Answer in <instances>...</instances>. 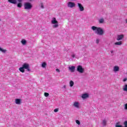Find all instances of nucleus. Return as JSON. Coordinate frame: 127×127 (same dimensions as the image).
<instances>
[{
	"label": "nucleus",
	"mask_w": 127,
	"mask_h": 127,
	"mask_svg": "<svg viewBox=\"0 0 127 127\" xmlns=\"http://www.w3.org/2000/svg\"><path fill=\"white\" fill-rule=\"evenodd\" d=\"M92 30H97L95 33L98 34L99 35H103L104 34V30L100 27H97L96 26H92L91 27Z\"/></svg>",
	"instance_id": "obj_1"
},
{
	"label": "nucleus",
	"mask_w": 127,
	"mask_h": 127,
	"mask_svg": "<svg viewBox=\"0 0 127 127\" xmlns=\"http://www.w3.org/2000/svg\"><path fill=\"white\" fill-rule=\"evenodd\" d=\"M52 24H54L53 25V28H57L59 26L58 24V21L56 20V18L53 17L52 21H51Z\"/></svg>",
	"instance_id": "obj_2"
},
{
	"label": "nucleus",
	"mask_w": 127,
	"mask_h": 127,
	"mask_svg": "<svg viewBox=\"0 0 127 127\" xmlns=\"http://www.w3.org/2000/svg\"><path fill=\"white\" fill-rule=\"evenodd\" d=\"M32 7V5L29 2H26L24 3V8L25 9H31Z\"/></svg>",
	"instance_id": "obj_3"
},
{
	"label": "nucleus",
	"mask_w": 127,
	"mask_h": 127,
	"mask_svg": "<svg viewBox=\"0 0 127 127\" xmlns=\"http://www.w3.org/2000/svg\"><path fill=\"white\" fill-rule=\"evenodd\" d=\"M22 67L26 69L28 72H30V68L29 67V64L24 63L22 65Z\"/></svg>",
	"instance_id": "obj_4"
},
{
	"label": "nucleus",
	"mask_w": 127,
	"mask_h": 127,
	"mask_svg": "<svg viewBox=\"0 0 127 127\" xmlns=\"http://www.w3.org/2000/svg\"><path fill=\"white\" fill-rule=\"evenodd\" d=\"M77 71L79 73H84V68H83V66L81 65H78L77 67Z\"/></svg>",
	"instance_id": "obj_5"
},
{
	"label": "nucleus",
	"mask_w": 127,
	"mask_h": 127,
	"mask_svg": "<svg viewBox=\"0 0 127 127\" xmlns=\"http://www.w3.org/2000/svg\"><path fill=\"white\" fill-rule=\"evenodd\" d=\"M76 4L75 3L73 2H68L67 3V6L68 7H70V8H73V7H75V6Z\"/></svg>",
	"instance_id": "obj_6"
},
{
	"label": "nucleus",
	"mask_w": 127,
	"mask_h": 127,
	"mask_svg": "<svg viewBox=\"0 0 127 127\" xmlns=\"http://www.w3.org/2000/svg\"><path fill=\"white\" fill-rule=\"evenodd\" d=\"M125 35L123 34L118 35L117 36V40L120 41V40H122L123 38H124Z\"/></svg>",
	"instance_id": "obj_7"
},
{
	"label": "nucleus",
	"mask_w": 127,
	"mask_h": 127,
	"mask_svg": "<svg viewBox=\"0 0 127 127\" xmlns=\"http://www.w3.org/2000/svg\"><path fill=\"white\" fill-rule=\"evenodd\" d=\"M77 5L79 8V10L80 11H84V6H83V5H82V4L80 3H77Z\"/></svg>",
	"instance_id": "obj_8"
},
{
	"label": "nucleus",
	"mask_w": 127,
	"mask_h": 127,
	"mask_svg": "<svg viewBox=\"0 0 127 127\" xmlns=\"http://www.w3.org/2000/svg\"><path fill=\"white\" fill-rule=\"evenodd\" d=\"M15 103L16 105H20L21 104V99L17 98L15 100Z\"/></svg>",
	"instance_id": "obj_9"
},
{
	"label": "nucleus",
	"mask_w": 127,
	"mask_h": 127,
	"mask_svg": "<svg viewBox=\"0 0 127 127\" xmlns=\"http://www.w3.org/2000/svg\"><path fill=\"white\" fill-rule=\"evenodd\" d=\"M81 98L85 100V99H87V98H89V95L87 93L83 94L81 96Z\"/></svg>",
	"instance_id": "obj_10"
},
{
	"label": "nucleus",
	"mask_w": 127,
	"mask_h": 127,
	"mask_svg": "<svg viewBox=\"0 0 127 127\" xmlns=\"http://www.w3.org/2000/svg\"><path fill=\"white\" fill-rule=\"evenodd\" d=\"M8 2L13 4H16L17 1L16 0H8Z\"/></svg>",
	"instance_id": "obj_11"
},
{
	"label": "nucleus",
	"mask_w": 127,
	"mask_h": 127,
	"mask_svg": "<svg viewBox=\"0 0 127 127\" xmlns=\"http://www.w3.org/2000/svg\"><path fill=\"white\" fill-rule=\"evenodd\" d=\"M69 70H70V72L73 73V72H75V66H72L71 67H68Z\"/></svg>",
	"instance_id": "obj_12"
},
{
	"label": "nucleus",
	"mask_w": 127,
	"mask_h": 127,
	"mask_svg": "<svg viewBox=\"0 0 127 127\" xmlns=\"http://www.w3.org/2000/svg\"><path fill=\"white\" fill-rule=\"evenodd\" d=\"M120 70V67L118 66H115L114 67V72H119V71Z\"/></svg>",
	"instance_id": "obj_13"
},
{
	"label": "nucleus",
	"mask_w": 127,
	"mask_h": 127,
	"mask_svg": "<svg viewBox=\"0 0 127 127\" xmlns=\"http://www.w3.org/2000/svg\"><path fill=\"white\" fill-rule=\"evenodd\" d=\"M74 107H75V108H79V102H75L73 103Z\"/></svg>",
	"instance_id": "obj_14"
},
{
	"label": "nucleus",
	"mask_w": 127,
	"mask_h": 127,
	"mask_svg": "<svg viewBox=\"0 0 127 127\" xmlns=\"http://www.w3.org/2000/svg\"><path fill=\"white\" fill-rule=\"evenodd\" d=\"M46 66H47V63L46 62H44L42 64V68H46Z\"/></svg>",
	"instance_id": "obj_15"
},
{
	"label": "nucleus",
	"mask_w": 127,
	"mask_h": 127,
	"mask_svg": "<svg viewBox=\"0 0 127 127\" xmlns=\"http://www.w3.org/2000/svg\"><path fill=\"white\" fill-rule=\"evenodd\" d=\"M123 90L124 92H127V84L124 85Z\"/></svg>",
	"instance_id": "obj_16"
},
{
	"label": "nucleus",
	"mask_w": 127,
	"mask_h": 127,
	"mask_svg": "<svg viewBox=\"0 0 127 127\" xmlns=\"http://www.w3.org/2000/svg\"><path fill=\"white\" fill-rule=\"evenodd\" d=\"M122 44L123 42L122 41L117 42L115 43V45H122Z\"/></svg>",
	"instance_id": "obj_17"
},
{
	"label": "nucleus",
	"mask_w": 127,
	"mask_h": 127,
	"mask_svg": "<svg viewBox=\"0 0 127 127\" xmlns=\"http://www.w3.org/2000/svg\"><path fill=\"white\" fill-rule=\"evenodd\" d=\"M19 70L20 72H21L22 73H24L25 70L24 68L22 67H21L19 68Z\"/></svg>",
	"instance_id": "obj_18"
},
{
	"label": "nucleus",
	"mask_w": 127,
	"mask_h": 127,
	"mask_svg": "<svg viewBox=\"0 0 127 127\" xmlns=\"http://www.w3.org/2000/svg\"><path fill=\"white\" fill-rule=\"evenodd\" d=\"M21 42L23 45H25L26 44V40H25V39L22 40Z\"/></svg>",
	"instance_id": "obj_19"
},
{
	"label": "nucleus",
	"mask_w": 127,
	"mask_h": 127,
	"mask_svg": "<svg viewBox=\"0 0 127 127\" xmlns=\"http://www.w3.org/2000/svg\"><path fill=\"white\" fill-rule=\"evenodd\" d=\"M69 85L70 87H73V86H74V82L72 80H70L69 82Z\"/></svg>",
	"instance_id": "obj_20"
},
{
	"label": "nucleus",
	"mask_w": 127,
	"mask_h": 127,
	"mask_svg": "<svg viewBox=\"0 0 127 127\" xmlns=\"http://www.w3.org/2000/svg\"><path fill=\"white\" fill-rule=\"evenodd\" d=\"M17 7H20V8H21V6H22V4L21 3H20V2H19V3L17 4Z\"/></svg>",
	"instance_id": "obj_21"
},
{
	"label": "nucleus",
	"mask_w": 127,
	"mask_h": 127,
	"mask_svg": "<svg viewBox=\"0 0 127 127\" xmlns=\"http://www.w3.org/2000/svg\"><path fill=\"white\" fill-rule=\"evenodd\" d=\"M0 51H1L3 53H5L6 52V50H3L1 49V48H0Z\"/></svg>",
	"instance_id": "obj_22"
},
{
	"label": "nucleus",
	"mask_w": 127,
	"mask_h": 127,
	"mask_svg": "<svg viewBox=\"0 0 127 127\" xmlns=\"http://www.w3.org/2000/svg\"><path fill=\"white\" fill-rule=\"evenodd\" d=\"M103 125L104 127H105L106 125H107V121H106L105 120H103Z\"/></svg>",
	"instance_id": "obj_23"
},
{
	"label": "nucleus",
	"mask_w": 127,
	"mask_h": 127,
	"mask_svg": "<svg viewBox=\"0 0 127 127\" xmlns=\"http://www.w3.org/2000/svg\"><path fill=\"white\" fill-rule=\"evenodd\" d=\"M99 23H104V19L101 18V19H99Z\"/></svg>",
	"instance_id": "obj_24"
},
{
	"label": "nucleus",
	"mask_w": 127,
	"mask_h": 127,
	"mask_svg": "<svg viewBox=\"0 0 127 127\" xmlns=\"http://www.w3.org/2000/svg\"><path fill=\"white\" fill-rule=\"evenodd\" d=\"M44 96H45V97H48L49 96V93H48L47 92H45Z\"/></svg>",
	"instance_id": "obj_25"
},
{
	"label": "nucleus",
	"mask_w": 127,
	"mask_h": 127,
	"mask_svg": "<svg viewBox=\"0 0 127 127\" xmlns=\"http://www.w3.org/2000/svg\"><path fill=\"white\" fill-rule=\"evenodd\" d=\"M76 123L78 125H80V121H79V120H76Z\"/></svg>",
	"instance_id": "obj_26"
},
{
	"label": "nucleus",
	"mask_w": 127,
	"mask_h": 127,
	"mask_svg": "<svg viewBox=\"0 0 127 127\" xmlns=\"http://www.w3.org/2000/svg\"><path fill=\"white\" fill-rule=\"evenodd\" d=\"M41 8H44V6L43 5V3H40Z\"/></svg>",
	"instance_id": "obj_27"
},
{
	"label": "nucleus",
	"mask_w": 127,
	"mask_h": 127,
	"mask_svg": "<svg viewBox=\"0 0 127 127\" xmlns=\"http://www.w3.org/2000/svg\"><path fill=\"white\" fill-rule=\"evenodd\" d=\"M125 110H127V103H126L125 105V107H124Z\"/></svg>",
	"instance_id": "obj_28"
},
{
	"label": "nucleus",
	"mask_w": 127,
	"mask_h": 127,
	"mask_svg": "<svg viewBox=\"0 0 127 127\" xmlns=\"http://www.w3.org/2000/svg\"><path fill=\"white\" fill-rule=\"evenodd\" d=\"M59 110L58 109H55L54 110V112H55V113H57V112H58Z\"/></svg>",
	"instance_id": "obj_29"
},
{
	"label": "nucleus",
	"mask_w": 127,
	"mask_h": 127,
	"mask_svg": "<svg viewBox=\"0 0 127 127\" xmlns=\"http://www.w3.org/2000/svg\"><path fill=\"white\" fill-rule=\"evenodd\" d=\"M56 71L57 72H58L59 73H60V70L59 69H58V68H57V69H56Z\"/></svg>",
	"instance_id": "obj_30"
},
{
	"label": "nucleus",
	"mask_w": 127,
	"mask_h": 127,
	"mask_svg": "<svg viewBox=\"0 0 127 127\" xmlns=\"http://www.w3.org/2000/svg\"><path fill=\"white\" fill-rule=\"evenodd\" d=\"M116 127H122V125H119L117 124L116 125Z\"/></svg>",
	"instance_id": "obj_31"
},
{
	"label": "nucleus",
	"mask_w": 127,
	"mask_h": 127,
	"mask_svg": "<svg viewBox=\"0 0 127 127\" xmlns=\"http://www.w3.org/2000/svg\"><path fill=\"white\" fill-rule=\"evenodd\" d=\"M99 42H100V40H99V39H97V40H96V43H97V44H99Z\"/></svg>",
	"instance_id": "obj_32"
},
{
	"label": "nucleus",
	"mask_w": 127,
	"mask_h": 127,
	"mask_svg": "<svg viewBox=\"0 0 127 127\" xmlns=\"http://www.w3.org/2000/svg\"><path fill=\"white\" fill-rule=\"evenodd\" d=\"M72 58H75V55H72Z\"/></svg>",
	"instance_id": "obj_33"
},
{
	"label": "nucleus",
	"mask_w": 127,
	"mask_h": 127,
	"mask_svg": "<svg viewBox=\"0 0 127 127\" xmlns=\"http://www.w3.org/2000/svg\"><path fill=\"white\" fill-rule=\"evenodd\" d=\"M127 78H125L123 81L124 82H126V81H127Z\"/></svg>",
	"instance_id": "obj_34"
},
{
	"label": "nucleus",
	"mask_w": 127,
	"mask_h": 127,
	"mask_svg": "<svg viewBox=\"0 0 127 127\" xmlns=\"http://www.w3.org/2000/svg\"><path fill=\"white\" fill-rule=\"evenodd\" d=\"M18 1L19 2H21V1H22V0H18Z\"/></svg>",
	"instance_id": "obj_35"
},
{
	"label": "nucleus",
	"mask_w": 127,
	"mask_h": 127,
	"mask_svg": "<svg viewBox=\"0 0 127 127\" xmlns=\"http://www.w3.org/2000/svg\"><path fill=\"white\" fill-rule=\"evenodd\" d=\"M64 89H66V85H64Z\"/></svg>",
	"instance_id": "obj_36"
},
{
	"label": "nucleus",
	"mask_w": 127,
	"mask_h": 127,
	"mask_svg": "<svg viewBox=\"0 0 127 127\" xmlns=\"http://www.w3.org/2000/svg\"><path fill=\"white\" fill-rule=\"evenodd\" d=\"M111 53H114V51H111Z\"/></svg>",
	"instance_id": "obj_37"
},
{
	"label": "nucleus",
	"mask_w": 127,
	"mask_h": 127,
	"mask_svg": "<svg viewBox=\"0 0 127 127\" xmlns=\"http://www.w3.org/2000/svg\"><path fill=\"white\" fill-rule=\"evenodd\" d=\"M126 23H127V19H126Z\"/></svg>",
	"instance_id": "obj_38"
}]
</instances>
